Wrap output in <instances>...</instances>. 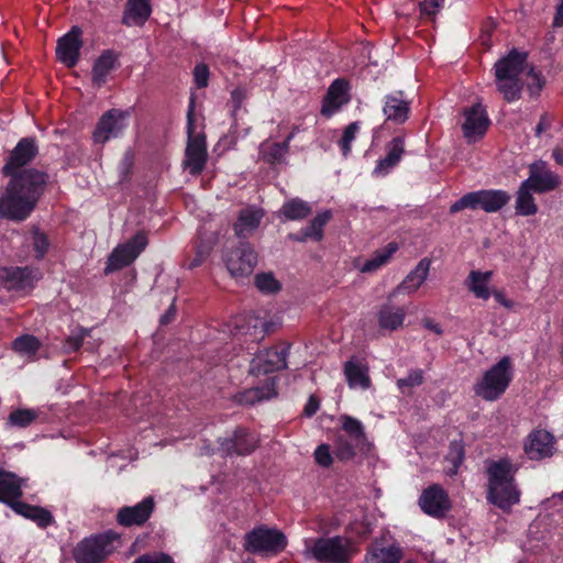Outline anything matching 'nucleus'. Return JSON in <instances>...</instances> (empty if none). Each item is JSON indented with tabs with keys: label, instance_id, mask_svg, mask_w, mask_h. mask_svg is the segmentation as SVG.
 Returning <instances> with one entry per match:
<instances>
[{
	"label": "nucleus",
	"instance_id": "nucleus-11",
	"mask_svg": "<svg viewBox=\"0 0 563 563\" xmlns=\"http://www.w3.org/2000/svg\"><path fill=\"white\" fill-rule=\"evenodd\" d=\"M146 245L147 239L144 233H136L126 243L118 245L108 257L104 273L110 274L130 265Z\"/></svg>",
	"mask_w": 563,
	"mask_h": 563
},
{
	"label": "nucleus",
	"instance_id": "nucleus-13",
	"mask_svg": "<svg viewBox=\"0 0 563 563\" xmlns=\"http://www.w3.org/2000/svg\"><path fill=\"white\" fill-rule=\"evenodd\" d=\"M418 504L426 515L437 519L444 518L452 508L448 493L438 484L424 488Z\"/></svg>",
	"mask_w": 563,
	"mask_h": 563
},
{
	"label": "nucleus",
	"instance_id": "nucleus-46",
	"mask_svg": "<svg viewBox=\"0 0 563 563\" xmlns=\"http://www.w3.org/2000/svg\"><path fill=\"white\" fill-rule=\"evenodd\" d=\"M424 382V373L422 369L417 368L409 372V374L397 380V386L402 394L409 393L412 388L422 385Z\"/></svg>",
	"mask_w": 563,
	"mask_h": 563
},
{
	"label": "nucleus",
	"instance_id": "nucleus-43",
	"mask_svg": "<svg viewBox=\"0 0 563 563\" xmlns=\"http://www.w3.org/2000/svg\"><path fill=\"white\" fill-rule=\"evenodd\" d=\"M41 341L32 334H23L12 342V349L21 356H33L40 350Z\"/></svg>",
	"mask_w": 563,
	"mask_h": 563
},
{
	"label": "nucleus",
	"instance_id": "nucleus-51",
	"mask_svg": "<svg viewBox=\"0 0 563 563\" xmlns=\"http://www.w3.org/2000/svg\"><path fill=\"white\" fill-rule=\"evenodd\" d=\"M133 563H175V561L167 553L152 552L140 555Z\"/></svg>",
	"mask_w": 563,
	"mask_h": 563
},
{
	"label": "nucleus",
	"instance_id": "nucleus-37",
	"mask_svg": "<svg viewBox=\"0 0 563 563\" xmlns=\"http://www.w3.org/2000/svg\"><path fill=\"white\" fill-rule=\"evenodd\" d=\"M295 136V130L286 137L283 143L264 142L260 147V155L263 161L269 164L280 163L289 148V142Z\"/></svg>",
	"mask_w": 563,
	"mask_h": 563
},
{
	"label": "nucleus",
	"instance_id": "nucleus-59",
	"mask_svg": "<svg viewBox=\"0 0 563 563\" xmlns=\"http://www.w3.org/2000/svg\"><path fill=\"white\" fill-rule=\"evenodd\" d=\"M319 409V400L311 396L305 406L303 412L307 417L313 416Z\"/></svg>",
	"mask_w": 563,
	"mask_h": 563
},
{
	"label": "nucleus",
	"instance_id": "nucleus-61",
	"mask_svg": "<svg viewBox=\"0 0 563 563\" xmlns=\"http://www.w3.org/2000/svg\"><path fill=\"white\" fill-rule=\"evenodd\" d=\"M232 101L234 103V108L238 109L241 107L243 100L245 99V92L243 89H234L231 93Z\"/></svg>",
	"mask_w": 563,
	"mask_h": 563
},
{
	"label": "nucleus",
	"instance_id": "nucleus-49",
	"mask_svg": "<svg viewBox=\"0 0 563 563\" xmlns=\"http://www.w3.org/2000/svg\"><path fill=\"white\" fill-rule=\"evenodd\" d=\"M256 287L264 292H275L279 289L278 282L272 274H258L255 277Z\"/></svg>",
	"mask_w": 563,
	"mask_h": 563
},
{
	"label": "nucleus",
	"instance_id": "nucleus-7",
	"mask_svg": "<svg viewBox=\"0 0 563 563\" xmlns=\"http://www.w3.org/2000/svg\"><path fill=\"white\" fill-rule=\"evenodd\" d=\"M510 198L507 191L499 189L472 191L456 200L450 207V212L456 213L464 209H481L487 213H494L505 207L510 201Z\"/></svg>",
	"mask_w": 563,
	"mask_h": 563
},
{
	"label": "nucleus",
	"instance_id": "nucleus-3",
	"mask_svg": "<svg viewBox=\"0 0 563 563\" xmlns=\"http://www.w3.org/2000/svg\"><path fill=\"white\" fill-rule=\"evenodd\" d=\"M527 57V53L511 49L495 64L497 88L508 102L521 96L525 73L529 66Z\"/></svg>",
	"mask_w": 563,
	"mask_h": 563
},
{
	"label": "nucleus",
	"instance_id": "nucleus-62",
	"mask_svg": "<svg viewBox=\"0 0 563 563\" xmlns=\"http://www.w3.org/2000/svg\"><path fill=\"white\" fill-rule=\"evenodd\" d=\"M563 25V1L560 0L553 19V26L561 27Z\"/></svg>",
	"mask_w": 563,
	"mask_h": 563
},
{
	"label": "nucleus",
	"instance_id": "nucleus-36",
	"mask_svg": "<svg viewBox=\"0 0 563 563\" xmlns=\"http://www.w3.org/2000/svg\"><path fill=\"white\" fill-rule=\"evenodd\" d=\"M344 375L351 388L361 387L362 389H367L371 385L367 367L360 362H346L344 364Z\"/></svg>",
	"mask_w": 563,
	"mask_h": 563
},
{
	"label": "nucleus",
	"instance_id": "nucleus-6",
	"mask_svg": "<svg viewBox=\"0 0 563 563\" xmlns=\"http://www.w3.org/2000/svg\"><path fill=\"white\" fill-rule=\"evenodd\" d=\"M194 111L195 100L191 97L187 111L188 141L183 166L190 173V175L198 176L206 167L208 153L205 134L195 131L196 128L194 123Z\"/></svg>",
	"mask_w": 563,
	"mask_h": 563
},
{
	"label": "nucleus",
	"instance_id": "nucleus-54",
	"mask_svg": "<svg viewBox=\"0 0 563 563\" xmlns=\"http://www.w3.org/2000/svg\"><path fill=\"white\" fill-rule=\"evenodd\" d=\"M442 7L443 0H426L420 3V12L421 15L432 20Z\"/></svg>",
	"mask_w": 563,
	"mask_h": 563
},
{
	"label": "nucleus",
	"instance_id": "nucleus-60",
	"mask_svg": "<svg viewBox=\"0 0 563 563\" xmlns=\"http://www.w3.org/2000/svg\"><path fill=\"white\" fill-rule=\"evenodd\" d=\"M175 316H176V308H175V305L172 303L169 306V308L167 309V311L161 317V324H168L170 323L174 319H175Z\"/></svg>",
	"mask_w": 563,
	"mask_h": 563
},
{
	"label": "nucleus",
	"instance_id": "nucleus-16",
	"mask_svg": "<svg viewBox=\"0 0 563 563\" xmlns=\"http://www.w3.org/2000/svg\"><path fill=\"white\" fill-rule=\"evenodd\" d=\"M220 450L228 455H247L258 445V437L244 428H238L231 437L219 441Z\"/></svg>",
	"mask_w": 563,
	"mask_h": 563
},
{
	"label": "nucleus",
	"instance_id": "nucleus-28",
	"mask_svg": "<svg viewBox=\"0 0 563 563\" xmlns=\"http://www.w3.org/2000/svg\"><path fill=\"white\" fill-rule=\"evenodd\" d=\"M431 261L427 257L420 260L417 266L405 277L394 290L395 294H412L427 280Z\"/></svg>",
	"mask_w": 563,
	"mask_h": 563
},
{
	"label": "nucleus",
	"instance_id": "nucleus-18",
	"mask_svg": "<svg viewBox=\"0 0 563 563\" xmlns=\"http://www.w3.org/2000/svg\"><path fill=\"white\" fill-rule=\"evenodd\" d=\"M464 115L465 121L462 125L464 137L468 142H475L485 134L490 121L479 103L465 109Z\"/></svg>",
	"mask_w": 563,
	"mask_h": 563
},
{
	"label": "nucleus",
	"instance_id": "nucleus-10",
	"mask_svg": "<svg viewBox=\"0 0 563 563\" xmlns=\"http://www.w3.org/2000/svg\"><path fill=\"white\" fill-rule=\"evenodd\" d=\"M119 537L109 531L81 540L73 551L77 563H101L111 552V544Z\"/></svg>",
	"mask_w": 563,
	"mask_h": 563
},
{
	"label": "nucleus",
	"instance_id": "nucleus-53",
	"mask_svg": "<svg viewBox=\"0 0 563 563\" xmlns=\"http://www.w3.org/2000/svg\"><path fill=\"white\" fill-rule=\"evenodd\" d=\"M314 459L320 466L329 467L333 462L330 446L328 444H320L314 451Z\"/></svg>",
	"mask_w": 563,
	"mask_h": 563
},
{
	"label": "nucleus",
	"instance_id": "nucleus-52",
	"mask_svg": "<svg viewBox=\"0 0 563 563\" xmlns=\"http://www.w3.org/2000/svg\"><path fill=\"white\" fill-rule=\"evenodd\" d=\"M32 243L35 251V257L38 260L43 258L48 249L46 235L38 231H34L32 234Z\"/></svg>",
	"mask_w": 563,
	"mask_h": 563
},
{
	"label": "nucleus",
	"instance_id": "nucleus-31",
	"mask_svg": "<svg viewBox=\"0 0 563 563\" xmlns=\"http://www.w3.org/2000/svg\"><path fill=\"white\" fill-rule=\"evenodd\" d=\"M404 558L402 549L393 543L388 547L373 544L365 555V563H400Z\"/></svg>",
	"mask_w": 563,
	"mask_h": 563
},
{
	"label": "nucleus",
	"instance_id": "nucleus-24",
	"mask_svg": "<svg viewBox=\"0 0 563 563\" xmlns=\"http://www.w3.org/2000/svg\"><path fill=\"white\" fill-rule=\"evenodd\" d=\"M35 154L34 142L29 139L21 140L12 151L10 162L3 167L4 174L11 177L19 176L21 173H18V168L32 161Z\"/></svg>",
	"mask_w": 563,
	"mask_h": 563
},
{
	"label": "nucleus",
	"instance_id": "nucleus-8",
	"mask_svg": "<svg viewBox=\"0 0 563 563\" xmlns=\"http://www.w3.org/2000/svg\"><path fill=\"white\" fill-rule=\"evenodd\" d=\"M309 553L321 563H349L355 549L351 539L335 536L314 540Z\"/></svg>",
	"mask_w": 563,
	"mask_h": 563
},
{
	"label": "nucleus",
	"instance_id": "nucleus-44",
	"mask_svg": "<svg viewBox=\"0 0 563 563\" xmlns=\"http://www.w3.org/2000/svg\"><path fill=\"white\" fill-rule=\"evenodd\" d=\"M38 415L40 412L36 409H15L9 415L7 426L11 428H26L38 418Z\"/></svg>",
	"mask_w": 563,
	"mask_h": 563
},
{
	"label": "nucleus",
	"instance_id": "nucleus-22",
	"mask_svg": "<svg viewBox=\"0 0 563 563\" xmlns=\"http://www.w3.org/2000/svg\"><path fill=\"white\" fill-rule=\"evenodd\" d=\"M0 282L7 290H27L33 287L34 275L27 267H2Z\"/></svg>",
	"mask_w": 563,
	"mask_h": 563
},
{
	"label": "nucleus",
	"instance_id": "nucleus-25",
	"mask_svg": "<svg viewBox=\"0 0 563 563\" xmlns=\"http://www.w3.org/2000/svg\"><path fill=\"white\" fill-rule=\"evenodd\" d=\"M386 156L384 158H380L374 170L373 175L380 177L386 176L395 166L398 165L400 162L404 153H405V141L404 137L397 136L394 137L387 145H386Z\"/></svg>",
	"mask_w": 563,
	"mask_h": 563
},
{
	"label": "nucleus",
	"instance_id": "nucleus-29",
	"mask_svg": "<svg viewBox=\"0 0 563 563\" xmlns=\"http://www.w3.org/2000/svg\"><path fill=\"white\" fill-rule=\"evenodd\" d=\"M152 12L150 0H128L122 23L126 26L143 25Z\"/></svg>",
	"mask_w": 563,
	"mask_h": 563
},
{
	"label": "nucleus",
	"instance_id": "nucleus-56",
	"mask_svg": "<svg viewBox=\"0 0 563 563\" xmlns=\"http://www.w3.org/2000/svg\"><path fill=\"white\" fill-rule=\"evenodd\" d=\"M463 456H464L463 448L457 443H453L451 445L450 456L448 457V460L451 461L453 464L452 474H454L456 472L457 467L460 466V464L463 461Z\"/></svg>",
	"mask_w": 563,
	"mask_h": 563
},
{
	"label": "nucleus",
	"instance_id": "nucleus-30",
	"mask_svg": "<svg viewBox=\"0 0 563 563\" xmlns=\"http://www.w3.org/2000/svg\"><path fill=\"white\" fill-rule=\"evenodd\" d=\"M22 479L16 475L2 471L0 473V501L12 508V505L19 503L22 497Z\"/></svg>",
	"mask_w": 563,
	"mask_h": 563
},
{
	"label": "nucleus",
	"instance_id": "nucleus-33",
	"mask_svg": "<svg viewBox=\"0 0 563 563\" xmlns=\"http://www.w3.org/2000/svg\"><path fill=\"white\" fill-rule=\"evenodd\" d=\"M12 509L24 518L35 521L41 528H46L53 521L52 514L38 506L19 501L12 505Z\"/></svg>",
	"mask_w": 563,
	"mask_h": 563
},
{
	"label": "nucleus",
	"instance_id": "nucleus-27",
	"mask_svg": "<svg viewBox=\"0 0 563 563\" xmlns=\"http://www.w3.org/2000/svg\"><path fill=\"white\" fill-rule=\"evenodd\" d=\"M264 212L256 207H247L240 211L236 222L234 223L235 235L245 239L252 235L258 228Z\"/></svg>",
	"mask_w": 563,
	"mask_h": 563
},
{
	"label": "nucleus",
	"instance_id": "nucleus-2",
	"mask_svg": "<svg viewBox=\"0 0 563 563\" xmlns=\"http://www.w3.org/2000/svg\"><path fill=\"white\" fill-rule=\"evenodd\" d=\"M516 468L510 460L492 461L487 466V500L504 511L518 504L520 492L515 484Z\"/></svg>",
	"mask_w": 563,
	"mask_h": 563
},
{
	"label": "nucleus",
	"instance_id": "nucleus-21",
	"mask_svg": "<svg viewBox=\"0 0 563 563\" xmlns=\"http://www.w3.org/2000/svg\"><path fill=\"white\" fill-rule=\"evenodd\" d=\"M523 183L534 192L542 194L558 188L560 177L548 169L544 163H536L530 166L529 177Z\"/></svg>",
	"mask_w": 563,
	"mask_h": 563
},
{
	"label": "nucleus",
	"instance_id": "nucleus-12",
	"mask_svg": "<svg viewBox=\"0 0 563 563\" xmlns=\"http://www.w3.org/2000/svg\"><path fill=\"white\" fill-rule=\"evenodd\" d=\"M224 263L233 277L243 278L253 273L257 264V255L250 243L243 242L225 254Z\"/></svg>",
	"mask_w": 563,
	"mask_h": 563
},
{
	"label": "nucleus",
	"instance_id": "nucleus-50",
	"mask_svg": "<svg viewBox=\"0 0 563 563\" xmlns=\"http://www.w3.org/2000/svg\"><path fill=\"white\" fill-rule=\"evenodd\" d=\"M89 333L90 331L87 329H79L78 332L69 335L64 343L65 351L68 353L78 351Z\"/></svg>",
	"mask_w": 563,
	"mask_h": 563
},
{
	"label": "nucleus",
	"instance_id": "nucleus-40",
	"mask_svg": "<svg viewBox=\"0 0 563 563\" xmlns=\"http://www.w3.org/2000/svg\"><path fill=\"white\" fill-rule=\"evenodd\" d=\"M311 212V206L299 198L287 200L279 210V214L290 221L306 219Z\"/></svg>",
	"mask_w": 563,
	"mask_h": 563
},
{
	"label": "nucleus",
	"instance_id": "nucleus-58",
	"mask_svg": "<svg viewBox=\"0 0 563 563\" xmlns=\"http://www.w3.org/2000/svg\"><path fill=\"white\" fill-rule=\"evenodd\" d=\"M551 128V118L545 113L540 118L539 123L536 126V135L540 136L543 132Z\"/></svg>",
	"mask_w": 563,
	"mask_h": 563
},
{
	"label": "nucleus",
	"instance_id": "nucleus-55",
	"mask_svg": "<svg viewBox=\"0 0 563 563\" xmlns=\"http://www.w3.org/2000/svg\"><path fill=\"white\" fill-rule=\"evenodd\" d=\"M194 78L198 88H205L208 85L209 69L205 64H198L194 69Z\"/></svg>",
	"mask_w": 563,
	"mask_h": 563
},
{
	"label": "nucleus",
	"instance_id": "nucleus-47",
	"mask_svg": "<svg viewBox=\"0 0 563 563\" xmlns=\"http://www.w3.org/2000/svg\"><path fill=\"white\" fill-rule=\"evenodd\" d=\"M525 84L531 95H538L543 88L544 78L539 71H536L534 67L529 65L523 77V85Z\"/></svg>",
	"mask_w": 563,
	"mask_h": 563
},
{
	"label": "nucleus",
	"instance_id": "nucleus-19",
	"mask_svg": "<svg viewBox=\"0 0 563 563\" xmlns=\"http://www.w3.org/2000/svg\"><path fill=\"white\" fill-rule=\"evenodd\" d=\"M80 36L81 30L74 26L67 34L58 40L56 55L58 60L67 67H74L78 62L82 45Z\"/></svg>",
	"mask_w": 563,
	"mask_h": 563
},
{
	"label": "nucleus",
	"instance_id": "nucleus-23",
	"mask_svg": "<svg viewBox=\"0 0 563 563\" xmlns=\"http://www.w3.org/2000/svg\"><path fill=\"white\" fill-rule=\"evenodd\" d=\"M383 113L386 121L394 124H402L410 113V102L404 99L402 91H397L385 97Z\"/></svg>",
	"mask_w": 563,
	"mask_h": 563
},
{
	"label": "nucleus",
	"instance_id": "nucleus-57",
	"mask_svg": "<svg viewBox=\"0 0 563 563\" xmlns=\"http://www.w3.org/2000/svg\"><path fill=\"white\" fill-rule=\"evenodd\" d=\"M132 166H133V156L129 152H126L124 154V156L122 157L120 165H119L120 173L122 174L123 178H125L129 175Z\"/></svg>",
	"mask_w": 563,
	"mask_h": 563
},
{
	"label": "nucleus",
	"instance_id": "nucleus-4",
	"mask_svg": "<svg viewBox=\"0 0 563 563\" xmlns=\"http://www.w3.org/2000/svg\"><path fill=\"white\" fill-rule=\"evenodd\" d=\"M342 431L334 440V455L340 461H350L357 453H366L371 449L363 423L347 415L340 417Z\"/></svg>",
	"mask_w": 563,
	"mask_h": 563
},
{
	"label": "nucleus",
	"instance_id": "nucleus-26",
	"mask_svg": "<svg viewBox=\"0 0 563 563\" xmlns=\"http://www.w3.org/2000/svg\"><path fill=\"white\" fill-rule=\"evenodd\" d=\"M347 84L344 79L334 80L329 87L328 93L323 99L321 113L331 117L343 104L349 102Z\"/></svg>",
	"mask_w": 563,
	"mask_h": 563
},
{
	"label": "nucleus",
	"instance_id": "nucleus-5",
	"mask_svg": "<svg viewBox=\"0 0 563 563\" xmlns=\"http://www.w3.org/2000/svg\"><path fill=\"white\" fill-rule=\"evenodd\" d=\"M511 379V360L504 356L484 373L482 379L474 385V393L486 401H495L506 391Z\"/></svg>",
	"mask_w": 563,
	"mask_h": 563
},
{
	"label": "nucleus",
	"instance_id": "nucleus-45",
	"mask_svg": "<svg viewBox=\"0 0 563 563\" xmlns=\"http://www.w3.org/2000/svg\"><path fill=\"white\" fill-rule=\"evenodd\" d=\"M263 325L264 324L254 317H238L234 320L235 334L249 335L255 339L257 336L258 327L262 328Z\"/></svg>",
	"mask_w": 563,
	"mask_h": 563
},
{
	"label": "nucleus",
	"instance_id": "nucleus-38",
	"mask_svg": "<svg viewBox=\"0 0 563 563\" xmlns=\"http://www.w3.org/2000/svg\"><path fill=\"white\" fill-rule=\"evenodd\" d=\"M115 56L111 51H104L95 62L92 68V82L97 87H101L107 76L114 68Z\"/></svg>",
	"mask_w": 563,
	"mask_h": 563
},
{
	"label": "nucleus",
	"instance_id": "nucleus-32",
	"mask_svg": "<svg viewBox=\"0 0 563 563\" xmlns=\"http://www.w3.org/2000/svg\"><path fill=\"white\" fill-rule=\"evenodd\" d=\"M378 324L382 329L395 331L404 323L406 311L401 307L384 305L378 311Z\"/></svg>",
	"mask_w": 563,
	"mask_h": 563
},
{
	"label": "nucleus",
	"instance_id": "nucleus-34",
	"mask_svg": "<svg viewBox=\"0 0 563 563\" xmlns=\"http://www.w3.org/2000/svg\"><path fill=\"white\" fill-rule=\"evenodd\" d=\"M493 272H479L472 271L465 280V285L471 292L474 294L476 298H481L487 300L490 297V291L488 290V284L492 279Z\"/></svg>",
	"mask_w": 563,
	"mask_h": 563
},
{
	"label": "nucleus",
	"instance_id": "nucleus-64",
	"mask_svg": "<svg viewBox=\"0 0 563 563\" xmlns=\"http://www.w3.org/2000/svg\"><path fill=\"white\" fill-rule=\"evenodd\" d=\"M553 157L558 164L563 165V148H555L553 151Z\"/></svg>",
	"mask_w": 563,
	"mask_h": 563
},
{
	"label": "nucleus",
	"instance_id": "nucleus-15",
	"mask_svg": "<svg viewBox=\"0 0 563 563\" xmlns=\"http://www.w3.org/2000/svg\"><path fill=\"white\" fill-rule=\"evenodd\" d=\"M288 347H271L257 353L252 362L250 373L253 375L269 374L287 366Z\"/></svg>",
	"mask_w": 563,
	"mask_h": 563
},
{
	"label": "nucleus",
	"instance_id": "nucleus-20",
	"mask_svg": "<svg viewBox=\"0 0 563 563\" xmlns=\"http://www.w3.org/2000/svg\"><path fill=\"white\" fill-rule=\"evenodd\" d=\"M523 449L530 460L549 457L554 452V438L545 430H534L527 437Z\"/></svg>",
	"mask_w": 563,
	"mask_h": 563
},
{
	"label": "nucleus",
	"instance_id": "nucleus-17",
	"mask_svg": "<svg viewBox=\"0 0 563 563\" xmlns=\"http://www.w3.org/2000/svg\"><path fill=\"white\" fill-rule=\"evenodd\" d=\"M154 510L155 500L147 496L134 506L121 507L117 512V522L122 527H140L151 518Z\"/></svg>",
	"mask_w": 563,
	"mask_h": 563
},
{
	"label": "nucleus",
	"instance_id": "nucleus-9",
	"mask_svg": "<svg viewBox=\"0 0 563 563\" xmlns=\"http://www.w3.org/2000/svg\"><path fill=\"white\" fill-rule=\"evenodd\" d=\"M286 537L265 526L254 528L245 534L244 550L253 554H277L286 548Z\"/></svg>",
	"mask_w": 563,
	"mask_h": 563
},
{
	"label": "nucleus",
	"instance_id": "nucleus-41",
	"mask_svg": "<svg viewBox=\"0 0 563 563\" xmlns=\"http://www.w3.org/2000/svg\"><path fill=\"white\" fill-rule=\"evenodd\" d=\"M398 250L397 243H389L385 249L376 251L360 268L362 273H374L385 265Z\"/></svg>",
	"mask_w": 563,
	"mask_h": 563
},
{
	"label": "nucleus",
	"instance_id": "nucleus-14",
	"mask_svg": "<svg viewBox=\"0 0 563 563\" xmlns=\"http://www.w3.org/2000/svg\"><path fill=\"white\" fill-rule=\"evenodd\" d=\"M128 117V111L119 109H111L103 113L93 132L95 142L103 144L110 139L119 136L126 126Z\"/></svg>",
	"mask_w": 563,
	"mask_h": 563
},
{
	"label": "nucleus",
	"instance_id": "nucleus-48",
	"mask_svg": "<svg viewBox=\"0 0 563 563\" xmlns=\"http://www.w3.org/2000/svg\"><path fill=\"white\" fill-rule=\"evenodd\" d=\"M358 130H360L358 122H352L345 128L343 135L339 142L342 154L344 156H347L350 154L352 142L355 140V136H356V133L358 132Z\"/></svg>",
	"mask_w": 563,
	"mask_h": 563
},
{
	"label": "nucleus",
	"instance_id": "nucleus-63",
	"mask_svg": "<svg viewBox=\"0 0 563 563\" xmlns=\"http://www.w3.org/2000/svg\"><path fill=\"white\" fill-rule=\"evenodd\" d=\"M493 296L504 307H506V308L512 307V302L510 300L506 299V297L504 296V294L501 291L495 290V291H493Z\"/></svg>",
	"mask_w": 563,
	"mask_h": 563
},
{
	"label": "nucleus",
	"instance_id": "nucleus-35",
	"mask_svg": "<svg viewBox=\"0 0 563 563\" xmlns=\"http://www.w3.org/2000/svg\"><path fill=\"white\" fill-rule=\"evenodd\" d=\"M275 378H269L264 387H254L244 390L235 396L236 400L243 405H253L264 399H271L276 396Z\"/></svg>",
	"mask_w": 563,
	"mask_h": 563
},
{
	"label": "nucleus",
	"instance_id": "nucleus-42",
	"mask_svg": "<svg viewBox=\"0 0 563 563\" xmlns=\"http://www.w3.org/2000/svg\"><path fill=\"white\" fill-rule=\"evenodd\" d=\"M533 191L525 183H521L516 199V212L520 216H533L538 211L534 198L531 194Z\"/></svg>",
	"mask_w": 563,
	"mask_h": 563
},
{
	"label": "nucleus",
	"instance_id": "nucleus-39",
	"mask_svg": "<svg viewBox=\"0 0 563 563\" xmlns=\"http://www.w3.org/2000/svg\"><path fill=\"white\" fill-rule=\"evenodd\" d=\"M332 213L330 210H325L318 213L310 223L301 229L302 238L298 239V242H306L307 240L321 241L323 238V228L330 221Z\"/></svg>",
	"mask_w": 563,
	"mask_h": 563
},
{
	"label": "nucleus",
	"instance_id": "nucleus-1",
	"mask_svg": "<svg viewBox=\"0 0 563 563\" xmlns=\"http://www.w3.org/2000/svg\"><path fill=\"white\" fill-rule=\"evenodd\" d=\"M46 181V175L34 169H24L12 177L7 194L0 199V212L12 220H24L34 209Z\"/></svg>",
	"mask_w": 563,
	"mask_h": 563
}]
</instances>
